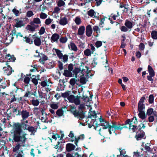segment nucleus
Wrapping results in <instances>:
<instances>
[{"instance_id": "1", "label": "nucleus", "mask_w": 157, "mask_h": 157, "mask_svg": "<svg viewBox=\"0 0 157 157\" xmlns=\"http://www.w3.org/2000/svg\"><path fill=\"white\" fill-rule=\"evenodd\" d=\"M13 129L20 136H22L23 133H25L23 132L22 129L24 130H27L29 125L25 124L24 122H22L21 123L18 122L14 123L13 124Z\"/></svg>"}, {"instance_id": "2", "label": "nucleus", "mask_w": 157, "mask_h": 157, "mask_svg": "<svg viewBox=\"0 0 157 157\" xmlns=\"http://www.w3.org/2000/svg\"><path fill=\"white\" fill-rule=\"evenodd\" d=\"M131 122L132 121L131 119H128L125 121L124 124H117H117H113L112 126V127L113 128H115L117 130H121L123 128H129L130 129L132 125Z\"/></svg>"}, {"instance_id": "3", "label": "nucleus", "mask_w": 157, "mask_h": 157, "mask_svg": "<svg viewBox=\"0 0 157 157\" xmlns=\"http://www.w3.org/2000/svg\"><path fill=\"white\" fill-rule=\"evenodd\" d=\"M113 124H117V122L114 121H112V124L111 125L109 124V122L105 120L104 122L101 124V126L103 127L102 128L104 129H106L108 128V131L110 135L112 134V131H113V132L116 135H117V134L115 132V131L117 130V129H115V128H113L112 127V126L113 125Z\"/></svg>"}, {"instance_id": "4", "label": "nucleus", "mask_w": 157, "mask_h": 157, "mask_svg": "<svg viewBox=\"0 0 157 157\" xmlns=\"http://www.w3.org/2000/svg\"><path fill=\"white\" fill-rule=\"evenodd\" d=\"M13 132H11V134H13V139L10 138L9 139V141L11 142H22V140L23 139L24 136L27 135L26 133L24 132L22 136H20L13 129Z\"/></svg>"}, {"instance_id": "5", "label": "nucleus", "mask_w": 157, "mask_h": 157, "mask_svg": "<svg viewBox=\"0 0 157 157\" xmlns=\"http://www.w3.org/2000/svg\"><path fill=\"white\" fill-rule=\"evenodd\" d=\"M70 107L71 109V112L74 115L75 117H79V119L81 120L84 118L85 117L84 113L82 110H80V112L77 111L75 110L76 107L72 105H70Z\"/></svg>"}, {"instance_id": "6", "label": "nucleus", "mask_w": 157, "mask_h": 157, "mask_svg": "<svg viewBox=\"0 0 157 157\" xmlns=\"http://www.w3.org/2000/svg\"><path fill=\"white\" fill-rule=\"evenodd\" d=\"M27 135H25L24 136L23 139L22 140V142L20 141L18 142L14 147H13V152H17L21 147H24L25 146V144L26 142L27 141V138L26 137V136Z\"/></svg>"}, {"instance_id": "7", "label": "nucleus", "mask_w": 157, "mask_h": 157, "mask_svg": "<svg viewBox=\"0 0 157 157\" xmlns=\"http://www.w3.org/2000/svg\"><path fill=\"white\" fill-rule=\"evenodd\" d=\"M148 70L149 73V75L147 76V79L149 81H151L152 83H153V78H152L155 75V72L152 67L149 65L148 66Z\"/></svg>"}, {"instance_id": "8", "label": "nucleus", "mask_w": 157, "mask_h": 157, "mask_svg": "<svg viewBox=\"0 0 157 157\" xmlns=\"http://www.w3.org/2000/svg\"><path fill=\"white\" fill-rule=\"evenodd\" d=\"M37 93L35 91L31 90L30 91L27 90L23 97H32V96L33 95L34 96V97H36V98H37Z\"/></svg>"}, {"instance_id": "9", "label": "nucleus", "mask_w": 157, "mask_h": 157, "mask_svg": "<svg viewBox=\"0 0 157 157\" xmlns=\"http://www.w3.org/2000/svg\"><path fill=\"white\" fill-rule=\"evenodd\" d=\"M75 147V146L74 144L70 143H67L66 146V151L67 152H70L74 150Z\"/></svg>"}, {"instance_id": "10", "label": "nucleus", "mask_w": 157, "mask_h": 157, "mask_svg": "<svg viewBox=\"0 0 157 157\" xmlns=\"http://www.w3.org/2000/svg\"><path fill=\"white\" fill-rule=\"evenodd\" d=\"M151 145L150 143H147L145 144L144 148L145 150L144 151L146 152H150L151 153L153 151V148L151 147Z\"/></svg>"}, {"instance_id": "11", "label": "nucleus", "mask_w": 157, "mask_h": 157, "mask_svg": "<svg viewBox=\"0 0 157 157\" xmlns=\"http://www.w3.org/2000/svg\"><path fill=\"white\" fill-rule=\"evenodd\" d=\"M93 30L90 25H87L86 27V35L88 37H90L92 33Z\"/></svg>"}, {"instance_id": "12", "label": "nucleus", "mask_w": 157, "mask_h": 157, "mask_svg": "<svg viewBox=\"0 0 157 157\" xmlns=\"http://www.w3.org/2000/svg\"><path fill=\"white\" fill-rule=\"evenodd\" d=\"M145 135V133L143 131H141L139 133H137L135 137L137 140H140L144 138Z\"/></svg>"}, {"instance_id": "13", "label": "nucleus", "mask_w": 157, "mask_h": 157, "mask_svg": "<svg viewBox=\"0 0 157 157\" xmlns=\"http://www.w3.org/2000/svg\"><path fill=\"white\" fill-rule=\"evenodd\" d=\"M18 18L15 19L14 21H17L16 24L15 25V27L16 28H20L22 26H24L25 25L23 21L22 20H18Z\"/></svg>"}, {"instance_id": "14", "label": "nucleus", "mask_w": 157, "mask_h": 157, "mask_svg": "<svg viewBox=\"0 0 157 157\" xmlns=\"http://www.w3.org/2000/svg\"><path fill=\"white\" fill-rule=\"evenodd\" d=\"M60 38L59 35L57 33H55L53 34L51 38V41L52 43H53L55 42H57L58 40Z\"/></svg>"}, {"instance_id": "15", "label": "nucleus", "mask_w": 157, "mask_h": 157, "mask_svg": "<svg viewBox=\"0 0 157 157\" xmlns=\"http://www.w3.org/2000/svg\"><path fill=\"white\" fill-rule=\"evenodd\" d=\"M40 108L41 109V113L43 115V112L44 110H46L47 108V105L45 103V101H40Z\"/></svg>"}, {"instance_id": "16", "label": "nucleus", "mask_w": 157, "mask_h": 157, "mask_svg": "<svg viewBox=\"0 0 157 157\" xmlns=\"http://www.w3.org/2000/svg\"><path fill=\"white\" fill-rule=\"evenodd\" d=\"M10 85V81L9 80L4 79V82L1 83L0 86L3 89H5L7 86H8Z\"/></svg>"}, {"instance_id": "17", "label": "nucleus", "mask_w": 157, "mask_h": 157, "mask_svg": "<svg viewBox=\"0 0 157 157\" xmlns=\"http://www.w3.org/2000/svg\"><path fill=\"white\" fill-rule=\"evenodd\" d=\"M29 112L26 110H23L21 112V115L23 120L27 118L29 116Z\"/></svg>"}, {"instance_id": "18", "label": "nucleus", "mask_w": 157, "mask_h": 157, "mask_svg": "<svg viewBox=\"0 0 157 157\" xmlns=\"http://www.w3.org/2000/svg\"><path fill=\"white\" fill-rule=\"evenodd\" d=\"M124 25L128 29H130V30H131V29L133 26L132 23L127 19L125 20V22L124 23Z\"/></svg>"}, {"instance_id": "19", "label": "nucleus", "mask_w": 157, "mask_h": 157, "mask_svg": "<svg viewBox=\"0 0 157 157\" xmlns=\"http://www.w3.org/2000/svg\"><path fill=\"white\" fill-rule=\"evenodd\" d=\"M68 23L67 18L66 17H60L59 24L61 25H66Z\"/></svg>"}, {"instance_id": "20", "label": "nucleus", "mask_w": 157, "mask_h": 157, "mask_svg": "<svg viewBox=\"0 0 157 157\" xmlns=\"http://www.w3.org/2000/svg\"><path fill=\"white\" fill-rule=\"evenodd\" d=\"M54 148L56 149H58L57 150L58 151L61 152L62 151L63 148V147L62 144H61L60 142L59 141H58L57 144L55 146Z\"/></svg>"}, {"instance_id": "21", "label": "nucleus", "mask_w": 157, "mask_h": 157, "mask_svg": "<svg viewBox=\"0 0 157 157\" xmlns=\"http://www.w3.org/2000/svg\"><path fill=\"white\" fill-rule=\"evenodd\" d=\"M146 127V126L143 123H141L138 126H137V133H139V132H141V131H143L142 130V128L144 129Z\"/></svg>"}, {"instance_id": "22", "label": "nucleus", "mask_w": 157, "mask_h": 157, "mask_svg": "<svg viewBox=\"0 0 157 157\" xmlns=\"http://www.w3.org/2000/svg\"><path fill=\"white\" fill-rule=\"evenodd\" d=\"M138 112H139V113L138 114V116L139 118L142 120L145 119L146 118V116L144 111Z\"/></svg>"}, {"instance_id": "23", "label": "nucleus", "mask_w": 157, "mask_h": 157, "mask_svg": "<svg viewBox=\"0 0 157 157\" xmlns=\"http://www.w3.org/2000/svg\"><path fill=\"white\" fill-rule=\"evenodd\" d=\"M85 27L84 26H82L80 27L78 29V34L82 36L84 33Z\"/></svg>"}, {"instance_id": "24", "label": "nucleus", "mask_w": 157, "mask_h": 157, "mask_svg": "<svg viewBox=\"0 0 157 157\" xmlns=\"http://www.w3.org/2000/svg\"><path fill=\"white\" fill-rule=\"evenodd\" d=\"M63 75L66 77H71L72 76V73L71 71L67 70H64V72Z\"/></svg>"}, {"instance_id": "25", "label": "nucleus", "mask_w": 157, "mask_h": 157, "mask_svg": "<svg viewBox=\"0 0 157 157\" xmlns=\"http://www.w3.org/2000/svg\"><path fill=\"white\" fill-rule=\"evenodd\" d=\"M21 9H20L19 10H17L16 8H13L12 10V11L13 13L15 15L16 17L19 16L20 14L22 13L21 11Z\"/></svg>"}, {"instance_id": "26", "label": "nucleus", "mask_w": 157, "mask_h": 157, "mask_svg": "<svg viewBox=\"0 0 157 157\" xmlns=\"http://www.w3.org/2000/svg\"><path fill=\"white\" fill-rule=\"evenodd\" d=\"M48 59V57L43 54L42 58L40 59V63L43 64H45V61Z\"/></svg>"}, {"instance_id": "27", "label": "nucleus", "mask_w": 157, "mask_h": 157, "mask_svg": "<svg viewBox=\"0 0 157 157\" xmlns=\"http://www.w3.org/2000/svg\"><path fill=\"white\" fill-rule=\"evenodd\" d=\"M145 105L144 104H138V111H144Z\"/></svg>"}, {"instance_id": "28", "label": "nucleus", "mask_w": 157, "mask_h": 157, "mask_svg": "<svg viewBox=\"0 0 157 157\" xmlns=\"http://www.w3.org/2000/svg\"><path fill=\"white\" fill-rule=\"evenodd\" d=\"M55 51L57 56L59 59H62V57H63V54L61 52V51L58 49H56Z\"/></svg>"}, {"instance_id": "29", "label": "nucleus", "mask_w": 157, "mask_h": 157, "mask_svg": "<svg viewBox=\"0 0 157 157\" xmlns=\"http://www.w3.org/2000/svg\"><path fill=\"white\" fill-rule=\"evenodd\" d=\"M43 4L40 5V9L41 10V7L42 8V10L44 11V10L47 9V7L45 5H47V3L46 2V0H43Z\"/></svg>"}, {"instance_id": "30", "label": "nucleus", "mask_w": 157, "mask_h": 157, "mask_svg": "<svg viewBox=\"0 0 157 157\" xmlns=\"http://www.w3.org/2000/svg\"><path fill=\"white\" fill-rule=\"evenodd\" d=\"M56 114L59 117L62 116L63 114V111L62 108L59 109L56 112Z\"/></svg>"}, {"instance_id": "31", "label": "nucleus", "mask_w": 157, "mask_h": 157, "mask_svg": "<svg viewBox=\"0 0 157 157\" xmlns=\"http://www.w3.org/2000/svg\"><path fill=\"white\" fill-rule=\"evenodd\" d=\"M27 130H28L29 132H31L33 134H34L36 131V130L34 127L32 126H30L29 125L28 127Z\"/></svg>"}, {"instance_id": "32", "label": "nucleus", "mask_w": 157, "mask_h": 157, "mask_svg": "<svg viewBox=\"0 0 157 157\" xmlns=\"http://www.w3.org/2000/svg\"><path fill=\"white\" fill-rule=\"evenodd\" d=\"M70 46L72 50L75 51H77L78 50L77 47L74 43L71 42Z\"/></svg>"}, {"instance_id": "33", "label": "nucleus", "mask_w": 157, "mask_h": 157, "mask_svg": "<svg viewBox=\"0 0 157 157\" xmlns=\"http://www.w3.org/2000/svg\"><path fill=\"white\" fill-rule=\"evenodd\" d=\"M76 105H80V97L77 95L75 97L74 102H73Z\"/></svg>"}, {"instance_id": "34", "label": "nucleus", "mask_w": 157, "mask_h": 157, "mask_svg": "<svg viewBox=\"0 0 157 157\" xmlns=\"http://www.w3.org/2000/svg\"><path fill=\"white\" fill-rule=\"evenodd\" d=\"M33 99L32 100V103L34 106H37L39 103V101L38 100L34 99L35 97H32Z\"/></svg>"}, {"instance_id": "35", "label": "nucleus", "mask_w": 157, "mask_h": 157, "mask_svg": "<svg viewBox=\"0 0 157 157\" xmlns=\"http://www.w3.org/2000/svg\"><path fill=\"white\" fill-rule=\"evenodd\" d=\"M16 31L15 29H14L12 31V33L10 34V35H12V36L11 37V38L10 42H11L13 40V39L14 38V37L13 36L16 35V37L17 38L18 36V34H16Z\"/></svg>"}, {"instance_id": "36", "label": "nucleus", "mask_w": 157, "mask_h": 157, "mask_svg": "<svg viewBox=\"0 0 157 157\" xmlns=\"http://www.w3.org/2000/svg\"><path fill=\"white\" fill-rule=\"evenodd\" d=\"M5 73L8 75H10L12 72H14V70L12 69V68H10L9 69V68H7V69L5 70Z\"/></svg>"}, {"instance_id": "37", "label": "nucleus", "mask_w": 157, "mask_h": 157, "mask_svg": "<svg viewBox=\"0 0 157 157\" xmlns=\"http://www.w3.org/2000/svg\"><path fill=\"white\" fill-rule=\"evenodd\" d=\"M75 98V96L73 95H71L69 96L67 98V99L71 103H73Z\"/></svg>"}, {"instance_id": "38", "label": "nucleus", "mask_w": 157, "mask_h": 157, "mask_svg": "<svg viewBox=\"0 0 157 157\" xmlns=\"http://www.w3.org/2000/svg\"><path fill=\"white\" fill-rule=\"evenodd\" d=\"M34 39V43L37 46H39V37L36 36H34L33 37Z\"/></svg>"}, {"instance_id": "39", "label": "nucleus", "mask_w": 157, "mask_h": 157, "mask_svg": "<svg viewBox=\"0 0 157 157\" xmlns=\"http://www.w3.org/2000/svg\"><path fill=\"white\" fill-rule=\"evenodd\" d=\"M41 113L42 116L41 117V119L40 118V119H41L42 122H46L47 119V114L45 113L44 111L43 112V115L42 113Z\"/></svg>"}, {"instance_id": "40", "label": "nucleus", "mask_w": 157, "mask_h": 157, "mask_svg": "<svg viewBox=\"0 0 157 157\" xmlns=\"http://www.w3.org/2000/svg\"><path fill=\"white\" fill-rule=\"evenodd\" d=\"M81 70L80 68H75L73 72L75 74V78H77V74L79 73Z\"/></svg>"}, {"instance_id": "41", "label": "nucleus", "mask_w": 157, "mask_h": 157, "mask_svg": "<svg viewBox=\"0 0 157 157\" xmlns=\"http://www.w3.org/2000/svg\"><path fill=\"white\" fill-rule=\"evenodd\" d=\"M35 23L37 24H39V18L38 17L35 18L34 19L33 21H31L30 23L31 25H34V24Z\"/></svg>"}, {"instance_id": "42", "label": "nucleus", "mask_w": 157, "mask_h": 157, "mask_svg": "<svg viewBox=\"0 0 157 157\" xmlns=\"http://www.w3.org/2000/svg\"><path fill=\"white\" fill-rule=\"evenodd\" d=\"M26 28L30 31L33 32L35 31V28L34 27L33 25H27Z\"/></svg>"}, {"instance_id": "43", "label": "nucleus", "mask_w": 157, "mask_h": 157, "mask_svg": "<svg viewBox=\"0 0 157 157\" xmlns=\"http://www.w3.org/2000/svg\"><path fill=\"white\" fill-rule=\"evenodd\" d=\"M151 37L154 39H157V31H153L151 33Z\"/></svg>"}, {"instance_id": "44", "label": "nucleus", "mask_w": 157, "mask_h": 157, "mask_svg": "<svg viewBox=\"0 0 157 157\" xmlns=\"http://www.w3.org/2000/svg\"><path fill=\"white\" fill-rule=\"evenodd\" d=\"M84 55L86 56H89L91 55V51L89 49L87 48L84 51Z\"/></svg>"}, {"instance_id": "45", "label": "nucleus", "mask_w": 157, "mask_h": 157, "mask_svg": "<svg viewBox=\"0 0 157 157\" xmlns=\"http://www.w3.org/2000/svg\"><path fill=\"white\" fill-rule=\"evenodd\" d=\"M62 59H63L62 61L64 63L67 62L68 61V55L66 54H65L63 55Z\"/></svg>"}, {"instance_id": "46", "label": "nucleus", "mask_w": 157, "mask_h": 157, "mask_svg": "<svg viewBox=\"0 0 157 157\" xmlns=\"http://www.w3.org/2000/svg\"><path fill=\"white\" fill-rule=\"evenodd\" d=\"M95 13V12L94 10L92 9L90 10L87 12V14L89 16L91 17H92L94 16V14Z\"/></svg>"}, {"instance_id": "47", "label": "nucleus", "mask_w": 157, "mask_h": 157, "mask_svg": "<svg viewBox=\"0 0 157 157\" xmlns=\"http://www.w3.org/2000/svg\"><path fill=\"white\" fill-rule=\"evenodd\" d=\"M67 38L66 37H61L59 39L60 42L62 43H66L67 40Z\"/></svg>"}, {"instance_id": "48", "label": "nucleus", "mask_w": 157, "mask_h": 157, "mask_svg": "<svg viewBox=\"0 0 157 157\" xmlns=\"http://www.w3.org/2000/svg\"><path fill=\"white\" fill-rule=\"evenodd\" d=\"M153 109L152 108H148L146 113L147 115L148 116H150L153 113Z\"/></svg>"}, {"instance_id": "49", "label": "nucleus", "mask_w": 157, "mask_h": 157, "mask_svg": "<svg viewBox=\"0 0 157 157\" xmlns=\"http://www.w3.org/2000/svg\"><path fill=\"white\" fill-rule=\"evenodd\" d=\"M154 97L153 94H150L149 97L148 102L150 104H152L154 102Z\"/></svg>"}, {"instance_id": "50", "label": "nucleus", "mask_w": 157, "mask_h": 157, "mask_svg": "<svg viewBox=\"0 0 157 157\" xmlns=\"http://www.w3.org/2000/svg\"><path fill=\"white\" fill-rule=\"evenodd\" d=\"M65 5V2L62 0H59L57 2V6L59 7L64 6Z\"/></svg>"}, {"instance_id": "51", "label": "nucleus", "mask_w": 157, "mask_h": 157, "mask_svg": "<svg viewBox=\"0 0 157 157\" xmlns=\"http://www.w3.org/2000/svg\"><path fill=\"white\" fill-rule=\"evenodd\" d=\"M93 29L94 31L96 33H100V29L97 26H94L93 27Z\"/></svg>"}, {"instance_id": "52", "label": "nucleus", "mask_w": 157, "mask_h": 157, "mask_svg": "<svg viewBox=\"0 0 157 157\" xmlns=\"http://www.w3.org/2000/svg\"><path fill=\"white\" fill-rule=\"evenodd\" d=\"M47 64H45L44 66H46V67L48 69H51L53 67H54V63H53V62H49L48 65V66H46Z\"/></svg>"}, {"instance_id": "53", "label": "nucleus", "mask_w": 157, "mask_h": 157, "mask_svg": "<svg viewBox=\"0 0 157 157\" xmlns=\"http://www.w3.org/2000/svg\"><path fill=\"white\" fill-rule=\"evenodd\" d=\"M120 29L122 32H127L128 30V29L125 26H122L120 27Z\"/></svg>"}, {"instance_id": "54", "label": "nucleus", "mask_w": 157, "mask_h": 157, "mask_svg": "<svg viewBox=\"0 0 157 157\" xmlns=\"http://www.w3.org/2000/svg\"><path fill=\"white\" fill-rule=\"evenodd\" d=\"M58 67L60 71H62L63 69V64L62 62L60 61L59 60L58 61Z\"/></svg>"}, {"instance_id": "55", "label": "nucleus", "mask_w": 157, "mask_h": 157, "mask_svg": "<svg viewBox=\"0 0 157 157\" xmlns=\"http://www.w3.org/2000/svg\"><path fill=\"white\" fill-rule=\"evenodd\" d=\"M77 80L75 78H71L70 81V83L72 86H74L76 83Z\"/></svg>"}, {"instance_id": "56", "label": "nucleus", "mask_w": 157, "mask_h": 157, "mask_svg": "<svg viewBox=\"0 0 157 157\" xmlns=\"http://www.w3.org/2000/svg\"><path fill=\"white\" fill-rule=\"evenodd\" d=\"M84 135L83 134L80 135L78 138H75V141H78L80 139H82V140H83L84 138Z\"/></svg>"}, {"instance_id": "57", "label": "nucleus", "mask_w": 157, "mask_h": 157, "mask_svg": "<svg viewBox=\"0 0 157 157\" xmlns=\"http://www.w3.org/2000/svg\"><path fill=\"white\" fill-rule=\"evenodd\" d=\"M76 24L77 25H79L81 24V20L80 18L78 17H76L75 20Z\"/></svg>"}, {"instance_id": "58", "label": "nucleus", "mask_w": 157, "mask_h": 157, "mask_svg": "<svg viewBox=\"0 0 157 157\" xmlns=\"http://www.w3.org/2000/svg\"><path fill=\"white\" fill-rule=\"evenodd\" d=\"M51 107L53 109H56L58 108V106L57 104L52 103L50 105Z\"/></svg>"}, {"instance_id": "59", "label": "nucleus", "mask_w": 157, "mask_h": 157, "mask_svg": "<svg viewBox=\"0 0 157 157\" xmlns=\"http://www.w3.org/2000/svg\"><path fill=\"white\" fill-rule=\"evenodd\" d=\"M47 14L44 13H41L40 14V18L42 19H45L47 17Z\"/></svg>"}, {"instance_id": "60", "label": "nucleus", "mask_w": 157, "mask_h": 157, "mask_svg": "<svg viewBox=\"0 0 157 157\" xmlns=\"http://www.w3.org/2000/svg\"><path fill=\"white\" fill-rule=\"evenodd\" d=\"M102 42L100 41H97L95 43V46L97 48H98L101 46Z\"/></svg>"}, {"instance_id": "61", "label": "nucleus", "mask_w": 157, "mask_h": 157, "mask_svg": "<svg viewBox=\"0 0 157 157\" xmlns=\"http://www.w3.org/2000/svg\"><path fill=\"white\" fill-rule=\"evenodd\" d=\"M119 151H120V155H121L122 156V157H124V156L125 155H124L126 154V151H125V150L123 149H122V150H121V149H119Z\"/></svg>"}, {"instance_id": "62", "label": "nucleus", "mask_w": 157, "mask_h": 157, "mask_svg": "<svg viewBox=\"0 0 157 157\" xmlns=\"http://www.w3.org/2000/svg\"><path fill=\"white\" fill-rule=\"evenodd\" d=\"M131 119L132 122L134 124H137L138 123V121L137 119V118L136 117H133V118Z\"/></svg>"}, {"instance_id": "63", "label": "nucleus", "mask_w": 157, "mask_h": 157, "mask_svg": "<svg viewBox=\"0 0 157 157\" xmlns=\"http://www.w3.org/2000/svg\"><path fill=\"white\" fill-rule=\"evenodd\" d=\"M80 82L81 83L84 84L86 82V78L85 77H82L80 79Z\"/></svg>"}, {"instance_id": "64", "label": "nucleus", "mask_w": 157, "mask_h": 157, "mask_svg": "<svg viewBox=\"0 0 157 157\" xmlns=\"http://www.w3.org/2000/svg\"><path fill=\"white\" fill-rule=\"evenodd\" d=\"M69 94L68 92H66L62 94L61 96L62 97L64 98H67L69 96Z\"/></svg>"}]
</instances>
